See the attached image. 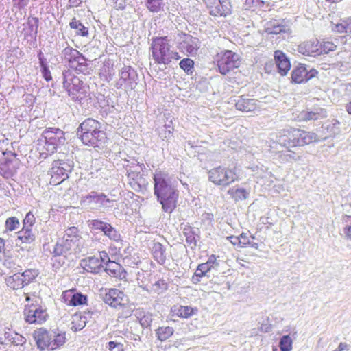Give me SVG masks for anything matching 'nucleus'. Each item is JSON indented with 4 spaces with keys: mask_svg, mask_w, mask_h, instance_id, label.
<instances>
[{
    "mask_svg": "<svg viewBox=\"0 0 351 351\" xmlns=\"http://www.w3.org/2000/svg\"><path fill=\"white\" fill-rule=\"evenodd\" d=\"M182 38V41L180 43V46L184 49L186 52L191 53L197 49V38L187 34H183Z\"/></svg>",
    "mask_w": 351,
    "mask_h": 351,
    "instance_id": "nucleus-29",
    "label": "nucleus"
},
{
    "mask_svg": "<svg viewBox=\"0 0 351 351\" xmlns=\"http://www.w3.org/2000/svg\"><path fill=\"white\" fill-rule=\"evenodd\" d=\"M250 244V240L246 233H241L239 235V248L247 247Z\"/></svg>",
    "mask_w": 351,
    "mask_h": 351,
    "instance_id": "nucleus-53",
    "label": "nucleus"
},
{
    "mask_svg": "<svg viewBox=\"0 0 351 351\" xmlns=\"http://www.w3.org/2000/svg\"><path fill=\"white\" fill-rule=\"evenodd\" d=\"M346 109L349 114H351V101L348 103L346 106Z\"/></svg>",
    "mask_w": 351,
    "mask_h": 351,
    "instance_id": "nucleus-64",
    "label": "nucleus"
},
{
    "mask_svg": "<svg viewBox=\"0 0 351 351\" xmlns=\"http://www.w3.org/2000/svg\"><path fill=\"white\" fill-rule=\"evenodd\" d=\"M205 263L208 265V267H210V270L218 267L219 265V263L217 261V256L214 254L210 256L208 261Z\"/></svg>",
    "mask_w": 351,
    "mask_h": 351,
    "instance_id": "nucleus-56",
    "label": "nucleus"
},
{
    "mask_svg": "<svg viewBox=\"0 0 351 351\" xmlns=\"http://www.w3.org/2000/svg\"><path fill=\"white\" fill-rule=\"evenodd\" d=\"M128 255L123 257L124 263L129 267H135L141 263L138 254L133 249L128 248Z\"/></svg>",
    "mask_w": 351,
    "mask_h": 351,
    "instance_id": "nucleus-34",
    "label": "nucleus"
},
{
    "mask_svg": "<svg viewBox=\"0 0 351 351\" xmlns=\"http://www.w3.org/2000/svg\"><path fill=\"white\" fill-rule=\"evenodd\" d=\"M318 71L313 68L308 70L305 64L300 63L295 66L291 73V82L293 84H303L317 77Z\"/></svg>",
    "mask_w": 351,
    "mask_h": 351,
    "instance_id": "nucleus-16",
    "label": "nucleus"
},
{
    "mask_svg": "<svg viewBox=\"0 0 351 351\" xmlns=\"http://www.w3.org/2000/svg\"><path fill=\"white\" fill-rule=\"evenodd\" d=\"M154 195L165 213H171L176 208L178 191L171 184L167 173L156 170L154 173Z\"/></svg>",
    "mask_w": 351,
    "mask_h": 351,
    "instance_id": "nucleus-1",
    "label": "nucleus"
},
{
    "mask_svg": "<svg viewBox=\"0 0 351 351\" xmlns=\"http://www.w3.org/2000/svg\"><path fill=\"white\" fill-rule=\"evenodd\" d=\"M274 60L278 73L282 76L286 75L291 69V62L285 53L280 50L275 51Z\"/></svg>",
    "mask_w": 351,
    "mask_h": 351,
    "instance_id": "nucleus-23",
    "label": "nucleus"
},
{
    "mask_svg": "<svg viewBox=\"0 0 351 351\" xmlns=\"http://www.w3.org/2000/svg\"><path fill=\"white\" fill-rule=\"evenodd\" d=\"M86 326L85 317L80 314L75 313L72 316L71 329L77 331L83 329Z\"/></svg>",
    "mask_w": 351,
    "mask_h": 351,
    "instance_id": "nucleus-37",
    "label": "nucleus"
},
{
    "mask_svg": "<svg viewBox=\"0 0 351 351\" xmlns=\"http://www.w3.org/2000/svg\"><path fill=\"white\" fill-rule=\"evenodd\" d=\"M319 40L314 38L301 43L298 46V51L302 55L315 57L319 56Z\"/></svg>",
    "mask_w": 351,
    "mask_h": 351,
    "instance_id": "nucleus-21",
    "label": "nucleus"
},
{
    "mask_svg": "<svg viewBox=\"0 0 351 351\" xmlns=\"http://www.w3.org/2000/svg\"><path fill=\"white\" fill-rule=\"evenodd\" d=\"M108 202H110V199L108 198L107 195L104 193L99 194L94 191L83 197L81 199V204L88 206L95 204L101 206Z\"/></svg>",
    "mask_w": 351,
    "mask_h": 351,
    "instance_id": "nucleus-25",
    "label": "nucleus"
},
{
    "mask_svg": "<svg viewBox=\"0 0 351 351\" xmlns=\"http://www.w3.org/2000/svg\"><path fill=\"white\" fill-rule=\"evenodd\" d=\"M92 226L94 228L101 230L104 234L112 227L110 224L99 220H93L92 221Z\"/></svg>",
    "mask_w": 351,
    "mask_h": 351,
    "instance_id": "nucleus-49",
    "label": "nucleus"
},
{
    "mask_svg": "<svg viewBox=\"0 0 351 351\" xmlns=\"http://www.w3.org/2000/svg\"><path fill=\"white\" fill-rule=\"evenodd\" d=\"M131 67L130 66H123L119 72V84L122 86L128 82L130 77Z\"/></svg>",
    "mask_w": 351,
    "mask_h": 351,
    "instance_id": "nucleus-47",
    "label": "nucleus"
},
{
    "mask_svg": "<svg viewBox=\"0 0 351 351\" xmlns=\"http://www.w3.org/2000/svg\"><path fill=\"white\" fill-rule=\"evenodd\" d=\"M152 254L154 260L160 265H163L167 259L165 247L159 242H154L152 247Z\"/></svg>",
    "mask_w": 351,
    "mask_h": 351,
    "instance_id": "nucleus-28",
    "label": "nucleus"
},
{
    "mask_svg": "<svg viewBox=\"0 0 351 351\" xmlns=\"http://www.w3.org/2000/svg\"><path fill=\"white\" fill-rule=\"evenodd\" d=\"M101 71L111 75L114 71V65L110 62L104 63Z\"/></svg>",
    "mask_w": 351,
    "mask_h": 351,
    "instance_id": "nucleus-58",
    "label": "nucleus"
},
{
    "mask_svg": "<svg viewBox=\"0 0 351 351\" xmlns=\"http://www.w3.org/2000/svg\"><path fill=\"white\" fill-rule=\"evenodd\" d=\"M19 273H15L6 278L7 285L12 289H20L25 286Z\"/></svg>",
    "mask_w": 351,
    "mask_h": 351,
    "instance_id": "nucleus-33",
    "label": "nucleus"
},
{
    "mask_svg": "<svg viewBox=\"0 0 351 351\" xmlns=\"http://www.w3.org/2000/svg\"><path fill=\"white\" fill-rule=\"evenodd\" d=\"M265 1L263 0H245L243 7L246 10L258 11L263 8Z\"/></svg>",
    "mask_w": 351,
    "mask_h": 351,
    "instance_id": "nucleus-38",
    "label": "nucleus"
},
{
    "mask_svg": "<svg viewBox=\"0 0 351 351\" xmlns=\"http://www.w3.org/2000/svg\"><path fill=\"white\" fill-rule=\"evenodd\" d=\"M82 238L79 235V230L76 227L69 228L62 239L58 241L54 246L53 254L56 256H63L68 257L76 254L81 251Z\"/></svg>",
    "mask_w": 351,
    "mask_h": 351,
    "instance_id": "nucleus-6",
    "label": "nucleus"
},
{
    "mask_svg": "<svg viewBox=\"0 0 351 351\" xmlns=\"http://www.w3.org/2000/svg\"><path fill=\"white\" fill-rule=\"evenodd\" d=\"M174 329L171 326H160L155 330L157 339L161 342L170 339L174 334Z\"/></svg>",
    "mask_w": 351,
    "mask_h": 351,
    "instance_id": "nucleus-32",
    "label": "nucleus"
},
{
    "mask_svg": "<svg viewBox=\"0 0 351 351\" xmlns=\"http://www.w3.org/2000/svg\"><path fill=\"white\" fill-rule=\"evenodd\" d=\"M210 271V267H208V265H206L205 263H202L198 265L195 271V276L202 278L206 276V274Z\"/></svg>",
    "mask_w": 351,
    "mask_h": 351,
    "instance_id": "nucleus-52",
    "label": "nucleus"
},
{
    "mask_svg": "<svg viewBox=\"0 0 351 351\" xmlns=\"http://www.w3.org/2000/svg\"><path fill=\"white\" fill-rule=\"evenodd\" d=\"M19 273L25 286L33 282L38 275V270L35 269H27L22 273Z\"/></svg>",
    "mask_w": 351,
    "mask_h": 351,
    "instance_id": "nucleus-35",
    "label": "nucleus"
},
{
    "mask_svg": "<svg viewBox=\"0 0 351 351\" xmlns=\"http://www.w3.org/2000/svg\"><path fill=\"white\" fill-rule=\"evenodd\" d=\"M64 162L61 160H56L53 162L51 168L49 171L51 176L49 184L57 186L69 178L67 170L64 167Z\"/></svg>",
    "mask_w": 351,
    "mask_h": 351,
    "instance_id": "nucleus-18",
    "label": "nucleus"
},
{
    "mask_svg": "<svg viewBox=\"0 0 351 351\" xmlns=\"http://www.w3.org/2000/svg\"><path fill=\"white\" fill-rule=\"evenodd\" d=\"M145 317H143L141 319V324L143 326H150V322H151V320L149 321H147V319H145Z\"/></svg>",
    "mask_w": 351,
    "mask_h": 351,
    "instance_id": "nucleus-63",
    "label": "nucleus"
},
{
    "mask_svg": "<svg viewBox=\"0 0 351 351\" xmlns=\"http://www.w3.org/2000/svg\"><path fill=\"white\" fill-rule=\"evenodd\" d=\"M235 108L243 112H255L259 109V101L256 99L241 95L236 101Z\"/></svg>",
    "mask_w": 351,
    "mask_h": 351,
    "instance_id": "nucleus-19",
    "label": "nucleus"
},
{
    "mask_svg": "<svg viewBox=\"0 0 351 351\" xmlns=\"http://www.w3.org/2000/svg\"><path fill=\"white\" fill-rule=\"evenodd\" d=\"M127 177L128 184L136 191H140L148 184L146 179L140 171L130 170L128 171Z\"/></svg>",
    "mask_w": 351,
    "mask_h": 351,
    "instance_id": "nucleus-22",
    "label": "nucleus"
},
{
    "mask_svg": "<svg viewBox=\"0 0 351 351\" xmlns=\"http://www.w3.org/2000/svg\"><path fill=\"white\" fill-rule=\"evenodd\" d=\"M180 67L187 74L192 73L194 67V61L190 58L182 59L179 63Z\"/></svg>",
    "mask_w": 351,
    "mask_h": 351,
    "instance_id": "nucleus-46",
    "label": "nucleus"
},
{
    "mask_svg": "<svg viewBox=\"0 0 351 351\" xmlns=\"http://www.w3.org/2000/svg\"><path fill=\"white\" fill-rule=\"evenodd\" d=\"M167 289H168V284L163 279H160V280H158L157 282H156L153 285V287H152V290L157 293H162L163 291H166Z\"/></svg>",
    "mask_w": 351,
    "mask_h": 351,
    "instance_id": "nucleus-50",
    "label": "nucleus"
},
{
    "mask_svg": "<svg viewBox=\"0 0 351 351\" xmlns=\"http://www.w3.org/2000/svg\"><path fill=\"white\" fill-rule=\"evenodd\" d=\"M14 1L16 2L17 7L19 8H24L28 3V0H14Z\"/></svg>",
    "mask_w": 351,
    "mask_h": 351,
    "instance_id": "nucleus-60",
    "label": "nucleus"
},
{
    "mask_svg": "<svg viewBox=\"0 0 351 351\" xmlns=\"http://www.w3.org/2000/svg\"><path fill=\"white\" fill-rule=\"evenodd\" d=\"M213 63L216 65L217 71L226 75L240 67L241 58L236 52L225 49L215 54Z\"/></svg>",
    "mask_w": 351,
    "mask_h": 351,
    "instance_id": "nucleus-10",
    "label": "nucleus"
},
{
    "mask_svg": "<svg viewBox=\"0 0 351 351\" xmlns=\"http://www.w3.org/2000/svg\"><path fill=\"white\" fill-rule=\"evenodd\" d=\"M339 351H344L348 349V345L346 343L341 342L337 348Z\"/></svg>",
    "mask_w": 351,
    "mask_h": 351,
    "instance_id": "nucleus-62",
    "label": "nucleus"
},
{
    "mask_svg": "<svg viewBox=\"0 0 351 351\" xmlns=\"http://www.w3.org/2000/svg\"><path fill=\"white\" fill-rule=\"evenodd\" d=\"M227 239L234 245L237 249L239 248V236H229Z\"/></svg>",
    "mask_w": 351,
    "mask_h": 351,
    "instance_id": "nucleus-59",
    "label": "nucleus"
},
{
    "mask_svg": "<svg viewBox=\"0 0 351 351\" xmlns=\"http://www.w3.org/2000/svg\"><path fill=\"white\" fill-rule=\"evenodd\" d=\"M63 86L73 101H80L86 97L84 82L73 73L64 71Z\"/></svg>",
    "mask_w": 351,
    "mask_h": 351,
    "instance_id": "nucleus-11",
    "label": "nucleus"
},
{
    "mask_svg": "<svg viewBox=\"0 0 351 351\" xmlns=\"http://www.w3.org/2000/svg\"><path fill=\"white\" fill-rule=\"evenodd\" d=\"M208 181L216 186L227 187L240 179L237 166L218 165L208 171Z\"/></svg>",
    "mask_w": 351,
    "mask_h": 351,
    "instance_id": "nucleus-8",
    "label": "nucleus"
},
{
    "mask_svg": "<svg viewBox=\"0 0 351 351\" xmlns=\"http://www.w3.org/2000/svg\"><path fill=\"white\" fill-rule=\"evenodd\" d=\"M285 32L284 25L279 24L276 21H271L268 27L266 28V32L269 34H278Z\"/></svg>",
    "mask_w": 351,
    "mask_h": 351,
    "instance_id": "nucleus-42",
    "label": "nucleus"
},
{
    "mask_svg": "<svg viewBox=\"0 0 351 351\" xmlns=\"http://www.w3.org/2000/svg\"><path fill=\"white\" fill-rule=\"evenodd\" d=\"M62 60L66 69L70 73L89 74L87 60L84 55L76 49L71 47L64 48L62 51Z\"/></svg>",
    "mask_w": 351,
    "mask_h": 351,
    "instance_id": "nucleus-9",
    "label": "nucleus"
},
{
    "mask_svg": "<svg viewBox=\"0 0 351 351\" xmlns=\"http://www.w3.org/2000/svg\"><path fill=\"white\" fill-rule=\"evenodd\" d=\"M281 351H291L293 348V340L289 335H284L279 342Z\"/></svg>",
    "mask_w": 351,
    "mask_h": 351,
    "instance_id": "nucleus-43",
    "label": "nucleus"
},
{
    "mask_svg": "<svg viewBox=\"0 0 351 351\" xmlns=\"http://www.w3.org/2000/svg\"><path fill=\"white\" fill-rule=\"evenodd\" d=\"M228 194L236 202L245 200L249 197V191L245 188L239 186L231 187L228 191Z\"/></svg>",
    "mask_w": 351,
    "mask_h": 351,
    "instance_id": "nucleus-27",
    "label": "nucleus"
},
{
    "mask_svg": "<svg viewBox=\"0 0 351 351\" xmlns=\"http://www.w3.org/2000/svg\"><path fill=\"white\" fill-rule=\"evenodd\" d=\"M77 134L84 145L94 148L101 147L108 141L102 124L93 118H87L79 125Z\"/></svg>",
    "mask_w": 351,
    "mask_h": 351,
    "instance_id": "nucleus-2",
    "label": "nucleus"
},
{
    "mask_svg": "<svg viewBox=\"0 0 351 351\" xmlns=\"http://www.w3.org/2000/svg\"><path fill=\"white\" fill-rule=\"evenodd\" d=\"M320 47H319V55L327 54L335 51L337 49V45L332 41L328 40H319Z\"/></svg>",
    "mask_w": 351,
    "mask_h": 351,
    "instance_id": "nucleus-36",
    "label": "nucleus"
},
{
    "mask_svg": "<svg viewBox=\"0 0 351 351\" xmlns=\"http://www.w3.org/2000/svg\"><path fill=\"white\" fill-rule=\"evenodd\" d=\"M149 51L157 65H169L179 60L181 57L169 43L167 36H154L152 38Z\"/></svg>",
    "mask_w": 351,
    "mask_h": 351,
    "instance_id": "nucleus-4",
    "label": "nucleus"
},
{
    "mask_svg": "<svg viewBox=\"0 0 351 351\" xmlns=\"http://www.w3.org/2000/svg\"><path fill=\"white\" fill-rule=\"evenodd\" d=\"M71 29L75 30V34L77 36L86 37L88 36V28L84 26L82 23L73 17L69 23Z\"/></svg>",
    "mask_w": 351,
    "mask_h": 351,
    "instance_id": "nucleus-31",
    "label": "nucleus"
},
{
    "mask_svg": "<svg viewBox=\"0 0 351 351\" xmlns=\"http://www.w3.org/2000/svg\"><path fill=\"white\" fill-rule=\"evenodd\" d=\"M197 311V308L190 306L175 305L171 308V316L181 319H189L195 315Z\"/></svg>",
    "mask_w": 351,
    "mask_h": 351,
    "instance_id": "nucleus-24",
    "label": "nucleus"
},
{
    "mask_svg": "<svg viewBox=\"0 0 351 351\" xmlns=\"http://www.w3.org/2000/svg\"><path fill=\"white\" fill-rule=\"evenodd\" d=\"M62 299L67 305L71 306L83 305L87 302V297L77 292L74 289L64 291L62 293Z\"/></svg>",
    "mask_w": 351,
    "mask_h": 351,
    "instance_id": "nucleus-20",
    "label": "nucleus"
},
{
    "mask_svg": "<svg viewBox=\"0 0 351 351\" xmlns=\"http://www.w3.org/2000/svg\"><path fill=\"white\" fill-rule=\"evenodd\" d=\"M278 143L290 151L291 148L304 147L319 141L318 136L313 132L289 127L279 132Z\"/></svg>",
    "mask_w": 351,
    "mask_h": 351,
    "instance_id": "nucleus-3",
    "label": "nucleus"
},
{
    "mask_svg": "<svg viewBox=\"0 0 351 351\" xmlns=\"http://www.w3.org/2000/svg\"><path fill=\"white\" fill-rule=\"evenodd\" d=\"M43 143L38 144V150L40 156L46 158L56 152L58 148L65 142V133L58 128H47L43 134Z\"/></svg>",
    "mask_w": 351,
    "mask_h": 351,
    "instance_id": "nucleus-7",
    "label": "nucleus"
},
{
    "mask_svg": "<svg viewBox=\"0 0 351 351\" xmlns=\"http://www.w3.org/2000/svg\"><path fill=\"white\" fill-rule=\"evenodd\" d=\"M17 240L21 244H30L35 240V235L31 228L23 227L17 232Z\"/></svg>",
    "mask_w": 351,
    "mask_h": 351,
    "instance_id": "nucleus-30",
    "label": "nucleus"
},
{
    "mask_svg": "<svg viewBox=\"0 0 351 351\" xmlns=\"http://www.w3.org/2000/svg\"><path fill=\"white\" fill-rule=\"evenodd\" d=\"M105 265H106L105 271L109 276L119 280L126 278L127 272L119 263L110 260Z\"/></svg>",
    "mask_w": 351,
    "mask_h": 351,
    "instance_id": "nucleus-26",
    "label": "nucleus"
},
{
    "mask_svg": "<svg viewBox=\"0 0 351 351\" xmlns=\"http://www.w3.org/2000/svg\"><path fill=\"white\" fill-rule=\"evenodd\" d=\"M333 30L340 34L351 32V19L341 20L335 25Z\"/></svg>",
    "mask_w": 351,
    "mask_h": 351,
    "instance_id": "nucleus-40",
    "label": "nucleus"
},
{
    "mask_svg": "<svg viewBox=\"0 0 351 351\" xmlns=\"http://www.w3.org/2000/svg\"><path fill=\"white\" fill-rule=\"evenodd\" d=\"M322 112L323 109L322 108H319L316 111L303 110L301 112L302 119L304 121L317 120L322 117L321 114Z\"/></svg>",
    "mask_w": 351,
    "mask_h": 351,
    "instance_id": "nucleus-39",
    "label": "nucleus"
},
{
    "mask_svg": "<svg viewBox=\"0 0 351 351\" xmlns=\"http://www.w3.org/2000/svg\"><path fill=\"white\" fill-rule=\"evenodd\" d=\"M108 238L114 241H119L121 239L120 234L113 228H110L109 230L105 234Z\"/></svg>",
    "mask_w": 351,
    "mask_h": 351,
    "instance_id": "nucleus-54",
    "label": "nucleus"
},
{
    "mask_svg": "<svg viewBox=\"0 0 351 351\" xmlns=\"http://www.w3.org/2000/svg\"><path fill=\"white\" fill-rule=\"evenodd\" d=\"M346 237L348 239H351V226H347L343 228Z\"/></svg>",
    "mask_w": 351,
    "mask_h": 351,
    "instance_id": "nucleus-61",
    "label": "nucleus"
},
{
    "mask_svg": "<svg viewBox=\"0 0 351 351\" xmlns=\"http://www.w3.org/2000/svg\"><path fill=\"white\" fill-rule=\"evenodd\" d=\"M36 223V217L32 211H29L23 220V227L31 228Z\"/></svg>",
    "mask_w": 351,
    "mask_h": 351,
    "instance_id": "nucleus-51",
    "label": "nucleus"
},
{
    "mask_svg": "<svg viewBox=\"0 0 351 351\" xmlns=\"http://www.w3.org/2000/svg\"><path fill=\"white\" fill-rule=\"evenodd\" d=\"M108 345L110 351H112L114 348H118V351H124L123 345L121 343L112 341H109Z\"/></svg>",
    "mask_w": 351,
    "mask_h": 351,
    "instance_id": "nucleus-57",
    "label": "nucleus"
},
{
    "mask_svg": "<svg viewBox=\"0 0 351 351\" xmlns=\"http://www.w3.org/2000/svg\"><path fill=\"white\" fill-rule=\"evenodd\" d=\"M104 302L113 308H117L125 306L128 298L121 290L110 288L106 291L104 296Z\"/></svg>",
    "mask_w": 351,
    "mask_h": 351,
    "instance_id": "nucleus-17",
    "label": "nucleus"
},
{
    "mask_svg": "<svg viewBox=\"0 0 351 351\" xmlns=\"http://www.w3.org/2000/svg\"><path fill=\"white\" fill-rule=\"evenodd\" d=\"M38 58L40 60V64L42 68V74H43V77L47 82L51 80L52 76H51V72L44 62V58L43 57V53L41 51H40L38 53Z\"/></svg>",
    "mask_w": 351,
    "mask_h": 351,
    "instance_id": "nucleus-45",
    "label": "nucleus"
},
{
    "mask_svg": "<svg viewBox=\"0 0 351 351\" xmlns=\"http://www.w3.org/2000/svg\"><path fill=\"white\" fill-rule=\"evenodd\" d=\"M145 2L151 12H159L163 9V0H145Z\"/></svg>",
    "mask_w": 351,
    "mask_h": 351,
    "instance_id": "nucleus-41",
    "label": "nucleus"
},
{
    "mask_svg": "<svg viewBox=\"0 0 351 351\" xmlns=\"http://www.w3.org/2000/svg\"><path fill=\"white\" fill-rule=\"evenodd\" d=\"M109 261L108 254L105 251H101L97 255L83 258L80 261V266L87 272L98 274L101 271L104 265Z\"/></svg>",
    "mask_w": 351,
    "mask_h": 351,
    "instance_id": "nucleus-13",
    "label": "nucleus"
},
{
    "mask_svg": "<svg viewBox=\"0 0 351 351\" xmlns=\"http://www.w3.org/2000/svg\"><path fill=\"white\" fill-rule=\"evenodd\" d=\"M19 163L16 153L11 151L3 152L0 158V173L5 178L12 177L16 172Z\"/></svg>",
    "mask_w": 351,
    "mask_h": 351,
    "instance_id": "nucleus-14",
    "label": "nucleus"
},
{
    "mask_svg": "<svg viewBox=\"0 0 351 351\" xmlns=\"http://www.w3.org/2000/svg\"><path fill=\"white\" fill-rule=\"evenodd\" d=\"M33 337L37 348L40 351H53L64 346L66 342L65 332L51 333L45 328H40L34 330Z\"/></svg>",
    "mask_w": 351,
    "mask_h": 351,
    "instance_id": "nucleus-5",
    "label": "nucleus"
},
{
    "mask_svg": "<svg viewBox=\"0 0 351 351\" xmlns=\"http://www.w3.org/2000/svg\"><path fill=\"white\" fill-rule=\"evenodd\" d=\"M183 234L185 236L186 241L188 243H193L195 242V234L192 227L190 226H185L183 229Z\"/></svg>",
    "mask_w": 351,
    "mask_h": 351,
    "instance_id": "nucleus-48",
    "label": "nucleus"
},
{
    "mask_svg": "<svg viewBox=\"0 0 351 351\" xmlns=\"http://www.w3.org/2000/svg\"><path fill=\"white\" fill-rule=\"evenodd\" d=\"M20 226V221L16 217H8L5 222V228L7 232H12Z\"/></svg>",
    "mask_w": 351,
    "mask_h": 351,
    "instance_id": "nucleus-44",
    "label": "nucleus"
},
{
    "mask_svg": "<svg viewBox=\"0 0 351 351\" xmlns=\"http://www.w3.org/2000/svg\"><path fill=\"white\" fill-rule=\"evenodd\" d=\"M206 6L209 14L215 17H227L232 13L230 0H207Z\"/></svg>",
    "mask_w": 351,
    "mask_h": 351,
    "instance_id": "nucleus-15",
    "label": "nucleus"
},
{
    "mask_svg": "<svg viewBox=\"0 0 351 351\" xmlns=\"http://www.w3.org/2000/svg\"><path fill=\"white\" fill-rule=\"evenodd\" d=\"M24 320L29 324L41 325L49 318L46 308L38 304H31L25 306L23 310Z\"/></svg>",
    "mask_w": 351,
    "mask_h": 351,
    "instance_id": "nucleus-12",
    "label": "nucleus"
},
{
    "mask_svg": "<svg viewBox=\"0 0 351 351\" xmlns=\"http://www.w3.org/2000/svg\"><path fill=\"white\" fill-rule=\"evenodd\" d=\"M8 256V251L5 249V241L0 237V258H5Z\"/></svg>",
    "mask_w": 351,
    "mask_h": 351,
    "instance_id": "nucleus-55",
    "label": "nucleus"
}]
</instances>
